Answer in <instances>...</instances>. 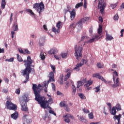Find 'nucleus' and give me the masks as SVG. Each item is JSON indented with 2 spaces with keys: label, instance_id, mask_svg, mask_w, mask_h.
Returning a JSON list of instances; mask_svg holds the SVG:
<instances>
[{
  "label": "nucleus",
  "instance_id": "1",
  "mask_svg": "<svg viewBox=\"0 0 124 124\" xmlns=\"http://www.w3.org/2000/svg\"><path fill=\"white\" fill-rule=\"evenodd\" d=\"M25 69L21 72L23 76H26L25 80L23 82V84H27L30 81V73H35L34 65H32L33 60L31 59V56L27 57V60H24ZM33 67V68H31Z\"/></svg>",
  "mask_w": 124,
  "mask_h": 124
},
{
  "label": "nucleus",
  "instance_id": "2",
  "mask_svg": "<svg viewBox=\"0 0 124 124\" xmlns=\"http://www.w3.org/2000/svg\"><path fill=\"white\" fill-rule=\"evenodd\" d=\"M46 98L44 96H41L38 99L36 100V101H37L38 104H40L41 108H43L44 109H47V108H50L51 109V107L49 104H52L54 103L53 102V98H50L48 101L45 100Z\"/></svg>",
  "mask_w": 124,
  "mask_h": 124
},
{
  "label": "nucleus",
  "instance_id": "3",
  "mask_svg": "<svg viewBox=\"0 0 124 124\" xmlns=\"http://www.w3.org/2000/svg\"><path fill=\"white\" fill-rule=\"evenodd\" d=\"M29 101H30L29 95L27 93H25L22 96L21 100L20 101L22 111L28 112V107H27V103L29 102Z\"/></svg>",
  "mask_w": 124,
  "mask_h": 124
},
{
  "label": "nucleus",
  "instance_id": "4",
  "mask_svg": "<svg viewBox=\"0 0 124 124\" xmlns=\"http://www.w3.org/2000/svg\"><path fill=\"white\" fill-rule=\"evenodd\" d=\"M40 88H43L41 84H39L37 86L36 84H32V89L35 95V100H36L42 96L40 95V93L41 92V89Z\"/></svg>",
  "mask_w": 124,
  "mask_h": 124
},
{
  "label": "nucleus",
  "instance_id": "5",
  "mask_svg": "<svg viewBox=\"0 0 124 124\" xmlns=\"http://www.w3.org/2000/svg\"><path fill=\"white\" fill-rule=\"evenodd\" d=\"M33 8L39 13V16H41L42 12L45 9V6L42 2L40 3H36L33 5Z\"/></svg>",
  "mask_w": 124,
  "mask_h": 124
},
{
  "label": "nucleus",
  "instance_id": "6",
  "mask_svg": "<svg viewBox=\"0 0 124 124\" xmlns=\"http://www.w3.org/2000/svg\"><path fill=\"white\" fill-rule=\"evenodd\" d=\"M75 48V57H76V59L78 61L80 60V58H82V51H83V47L80 46H78L77 45H75L74 46Z\"/></svg>",
  "mask_w": 124,
  "mask_h": 124
},
{
  "label": "nucleus",
  "instance_id": "7",
  "mask_svg": "<svg viewBox=\"0 0 124 124\" xmlns=\"http://www.w3.org/2000/svg\"><path fill=\"white\" fill-rule=\"evenodd\" d=\"M105 7H106V3L104 2V0H99L98 8L100 9V12L102 15L104 14Z\"/></svg>",
  "mask_w": 124,
  "mask_h": 124
},
{
  "label": "nucleus",
  "instance_id": "8",
  "mask_svg": "<svg viewBox=\"0 0 124 124\" xmlns=\"http://www.w3.org/2000/svg\"><path fill=\"white\" fill-rule=\"evenodd\" d=\"M6 105L7 109L9 110H12L13 111H16L17 110V105L12 103L10 101H7Z\"/></svg>",
  "mask_w": 124,
  "mask_h": 124
},
{
  "label": "nucleus",
  "instance_id": "9",
  "mask_svg": "<svg viewBox=\"0 0 124 124\" xmlns=\"http://www.w3.org/2000/svg\"><path fill=\"white\" fill-rule=\"evenodd\" d=\"M49 77V80L46 81L44 82V87H45V88H48V85L49 84V83L50 82H53V81H55V78L54 77V73L53 72H51L48 76Z\"/></svg>",
  "mask_w": 124,
  "mask_h": 124
},
{
  "label": "nucleus",
  "instance_id": "10",
  "mask_svg": "<svg viewBox=\"0 0 124 124\" xmlns=\"http://www.w3.org/2000/svg\"><path fill=\"white\" fill-rule=\"evenodd\" d=\"M117 111H121L122 110V107H121V105H120L119 103L116 104L115 107H113L111 111H110V114L111 115H113V116H116V114H117Z\"/></svg>",
  "mask_w": 124,
  "mask_h": 124
},
{
  "label": "nucleus",
  "instance_id": "11",
  "mask_svg": "<svg viewBox=\"0 0 124 124\" xmlns=\"http://www.w3.org/2000/svg\"><path fill=\"white\" fill-rule=\"evenodd\" d=\"M12 31H19L17 18H15L14 24L12 27Z\"/></svg>",
  "mask_w": 124,
  "mask_h": 124
},
{
  "label": "nucleus",
  "instance_id": "12",
  "mask_svg": "<svg viewBox=\"0 0 124 124\" xmlns=\"http://www.w3.org/2000/svg\"><path fill=\"white\" fill-rule=\"evenodd\" d=\"M113 80L114 84L112 85V88H116L117 87L120 86V79L119 78H117L116 79H115V77L113 76Z\"/></svg>",
  "mask_w": 124,
  "mask_h": 124
},
{
  "label": "nucleus",
  "instance_id": "13",
  "mask_svg": "<svg viewBox=\"0 0 124 124\" xmlns=\"http://www.w3.org/2000/svg\"><path fill=\"white\" fill-rule=\"evenodd\" d=\"M93 76L94 78H98V79L101 80V81H104L105 83H107L106 79H104L102 76L99 75V73L94 74L93 75Z\"/></svg>",
  "mask_w": 124,
  "mask_h": 124
},
{
  "label": "nucleus",
  "instance_id": "14",
  "mask_svg": "<svg viewBox=\"0 0 124 124\" xmlns=\"http://www.w3.org/2000/svg\"><path fill=\"white\" fill-rule=\"evenodd\" d=\"M122 118V114H119L118 115H115L113 116V119L114 121L117 120L118 123H115V124H121V118Z\"/></svg>",
  "mask_w": 124,
  "mask_h": 124
},
{
  "label": "nucleus",
  "instance_id": "15",
  "mask_svg": "<svg viewBox=\"0 0 124 124\" xmlns=\"http://www.w3.org/2000/svg\"><path fill=\"white\" fill-rule=\"evenodd\" d=\"M70 15L71 21H73L75 18V16H76L75 9H73L72 12H70Z\"/></svg>",
  "mask_w": 124,
  "mask_h": 124
},
{
  "label": "nucleus",
  "instance_id": "16",
  "mask_svg": "<svg viewBox=\"0 0 124 124\" xmlns=\"http://www.w3.org/2000/svg\"><path fill=\"white\" fill-rule=\"evenodd\" d=\"M70 9H71V7L70 6V5H68L66 6V8H65L63 10V13L64 14V18H65V15H66V13H67V12H70Z\"/></svg>",
  "mask_w": 124,
  "mask_h": 124
},
{
  "label": "nucleus",
  "instance_id": "17",
  "mask_svg": "<svg viewBox=\"0 0 124 124\" xmlns=\"http://www.w3.org/2000/svg\"><path fill=\"white\" fill-rule=\"evenodd\" d=\"M70 82H71L72 83V89L73 90L72 93L73 96H74V95H75V93H76V87H75V85H73L74 83L73 81H72V80H70Z\"/></svg>",
  "mask_w": 124,
  "mask_h": 124
},
{
  "label": "nucleus",
  "instance_id": "18",
  "mask_svg": "<svg viewBox=\"0 0 124 124\" xmlns=\"http://www.w3.org/2000/svg\"><path fill=\"white\" fill-rule=\"evenodd\" d=\"M11 117L13 120H17L19 117V113L17 111H16L13 114H11Z\"/></svg>",
  "mask_w": 124,
  "mask_h": 124
},
{
  "label": "nucleus",
  "instance_id": "19",
  "mask_svg": "<svg viewBox=\"0 0 124 124\" xmlns=\"http://www.w3.org/2000/svg\"><path fill=\"white\" fill-rule=\"evenodd\" d=\"M44 43H45V38L44 37H41L39 40V46H44Z\"/></svg>",
  "mask_w": 124,
  "mask_h": 124
},
{
  "label": "nucleus",
  "instance_id": "20",
  "mask_svg": "<svg viewBox=\"0 0 124 124\" xmlns=\"http://www.w3.org/2000/svg\"><path fill=\"white\" fill-rule=\"evenodd\" d=\"M57 52L58 50H57L56 48H52L48 51L49 55H56V53Z\"/></svg>",
  "mask_w": 124,
  "mask_h": 124
},
{
  "label": "nucleus",
  "instance_id": "21",
  "mask_svg": "<svg viewBox=\"0 0 124 124\" xmlns=\"http://www.w3.org/2000/svg\"><path fill=\"white\" fill-rule=\"evenodd\" d=\"M63 118H68L69 119H72V120H75V118L73 115L71 114H67L66 115H63Z\"/></svg>",
  "mask_w": 124,
  "mask_h": 124
},
{
  "label": "nucleus",
  "instance_id": "22",
  "mask_svg": "<svg viewBox=\"0 0 124 124\" xmlns=\"http://www.w3.org/2000/svg\"><path fill=\"white\" fill-rule=\"evenodd\" d=\"M83 63H78L76 65V67L74 68L75 70H77V71H79V70H80V67H81V66H83Z\"/></svg>",
  "mask_w": 124,
  "mask_h": 124
},
{
  "label": "nucleus",
  "instance_id": "23",
  "mask_svg": "<svg viewBox=\"0 0 124 124\" xmlns=\"http://www.w3.org/2000/svg\"><path fill=\"white\" fill-rule=\"evenodd\" d=\"M75 28H76V23H75V22L71 24L69 27V30L71 31L75 30Z\"/></svg>",
  "mask_w": 124,
  "mask_h": 124
},
{
  "label": "nucleus",
  "instance_id": "24",
  "mask_svg": "<svg viewBox=\"0 0 124 124\" xmlns=\"http://www.w3.org/2000/svg\"><path fill=\"white\" fill-rule=\"evenodd\" d=\"M5 5H6V0H1V8L4 9L5 8Z\"/></svg>",
  "mask_w": 124,
  "mask_h": 124
},
{
  "label": "nucleus",
  "instance_id": "25",
  "mask_svg": "<svg viewBox=\"0 0 124 124\" xmlns=\"http://www.w3.org/2000/svg\"><path fill=\"white\" fill-rule=\"evenodd\" d=\"M71 76V72H68L67 74L65 76L64 81H67V80H68V79L70 78Z\"/></svg>",
  "mask_w": 124,
  "mask_h": 124
},
{
  "label": "nucleus",
  "instance_id": "26",
  "mask_svg": "<svg viewBox=\"0 0 124 124\" xmlns=\"http://www.w3.org/2000/svg\"><path fill=\"white\" fill-rule=\"evenodd\" d=\"M58 82L60 85H62L63 84V76H61L59 78Z\"/></svg>",
  "mask_w": 124,
  "mask_h": 124
},
{
  "label": "nucleus",
  "instance_id": "27",
  "mask_svg": "<svg viewBox=\"0 0 124 124\" xmlns=\"http://www.w3.org/2000/svg\"><path fill=\"white\" fill-rule=\"evenodd\" d=\"M97 33L99 35H101L102 34V26L100 25L99 26Z\"/></svg>",
  "mask_w": 124,
  "mask_h": 124
},
{
  "label": "nucleus",
  "instance_id": "28",
  "mask_svg": "<svg viewBox=\"0 0 124 124\" xmlns=\"http://www.w3.org/2000/svg\"><path fill=\"white\" fill-rule=\"evenodd\" d=\"M62 22L61 21H59L57 24H56V28L58 29V30H60L61 28H62Z\"/></svg>",
  "mask_w": 124,
  "mask_h": 124
},
{
  "label": "nucleus",
  "instance_id": "29",
  "mask_svg": "<svg viewBox=\"0 0 124 124\" xmlns=\"http://www.w3.org/2000/svg\"><path fill=\"white\" fill-rule=\"evenodd\" d=\"M93 84V81H90V80H88L87 81V83L84 85V87L85 88H89L91 85Z\"/></svg>",
  "mask_w": 124,
  "mask_h": 124
},
{
  "label": "nucleus",
  "instance_id": "30",
  "mask_svg": "<svg viewBox=\"0 0 124 124\" xmlns=\"http://www.w3.org/2000/svg\"><path fill=\"white\" fill-rule=\"evenodd\" d=\"M52 31L55 33H60V29H56V27H53L52 29Z\"/></svg>",
  "mask_w": 124,
  "mask_h": 124
},
{
  "label": "nucleus",
  "instance_id": "31",
  "mask_svg": "<svg viewBox=\"0 0 124 124\" xmlns=\"http://www.w3.org/2000/svg\"><path fill=\"white\" fill-rule=\"evenodd\" d=\"M89 20H90V18H89L88 17H84L83 18H82L80 21L82 22V24L83 23H86V22H87V21H89Z\"/></svg>",
  "mask_w": 124,
  "mask_h": 124
},
{
  "label": "nucleus",
  "instance_id": "32",
  "mask_svg": "<svg viewBox=\"0 0 124 124\" xmlns=\"http://www.w3.org/2000/svg\"><path fill=\"white\" fill-rule=\"evenodd\" d=\"M114 38H113V37L112 36H110L109 35H108V36H106V40H107V41H111V40H112V39H113Z\"/></svg>",
  "mask_w": 124,
  "mask_h": 124
},
{
  "label": "nucleus",
  "instance_id": "33",
  "mask_svg": "<svg viewBox=\"0 0 124 124\" xmlns=\"http://www.w3.org/2000/svg\"><path fill=\"white\" fill-rule=\"evenodd\" d=\"M83 86V82L81 81H78L77 82V89H79L81 86Z\"/></svg>",
  "mask_w": 124,
  "mask_h": 124
},
{
  "label": "nucleus",
  "instance_id": "34",
  "mask_svg": "<svg viewBox=\"0 0 124 124\" xmlns=\"http://www.w3.org/2000/svg\"><path fill=\"white\" fill-rule=\"evenodd\" d=\"M81 6H83V2H81L77 4L76 5L75 8L78 9L79 7H81Z\"/></svg>",
  "mask_w": 124,
  "mask_h": 124
},
{
  "label": "nucleus",
  "instance_id": "35",
  "mask_svg": "<svg viewBox=\"0 0 124 124\" xmlns=\"http://www.w3.org/2000/svg\"><path fill=\"white\" fill-rule=\"evenodd\" d=\"M78 95L81 99H85V95L83 93H78Z\"/></svg>",
  "mask_w": 124,
  "mask_h": 124
},
{
  "label": "nucleus",
  "instance_id": "36",
  "mask_svg": "<svg viewBox=\"0 0 124 124\" xmlns=\"http://www.w3.org/2000/svg\"><path fill=\"white\" fill-rule=\"evenodd\" d=\"M78 120L80 122H84V121H86V118H85L84 116L80 115L79 117H78Z\"/></svg>",
  "mask_w": 124,
  "mask_h": 124
},
{
  "label": "nucleus",
  "instance_id": "37",
  "mask_svg": "<svg viewBox=\"0 0 124 124\" xmlns=\"http://www.w3.org/2000/svg\"><path fill=\"white\" fill-rule=\"evenodd\" d=\"M16 56H17V60L18 62H23V59L19 55V54H17Z\"/></svg>",
  "mask_w": 124,
  "mask_h": 124
},
{
  "label": "nucleus",
  "instance_id": "38",
  "mask_svg": "<svg viewBox=\"0 0 124 124\" xmlns=\"http://www.w3.org/2000/svg\"><path fill=\"white\" fill-rule=\"evenodd\" d=\"M95 93H98V92H100V85H99L94 88Z\"/></svg>",
  "mask_w": 124,
  "mask_h": 124
},
{
  "label": "nucleus",
  "instance_id": "39",
  "mask_svg": "<svg viewBox=\"0 0 124 124\" xmlns=\"http://www.w3.org/2000/svg\"><path fill=\"white\" fill-rule=\"evenodd\" d=\"M67 104H65V101L61 102L60 103V105L61 107H65Z\"/></svg>",
  "mask_w": 124,
  "mask_h": 124
},
{
  "label": "nucleus",
  "instance_id": "40",
  "mask_svg": "<svg viewBox=\"0 0 124 124\" xmlns=\"http://www.w3.org/2000/svg\"><path fill=\"white\" fill-rule=\"evenodd\" d=\"M77 25H78V26L79 27V28H80V29H82V26L83 25V23L81 20L79 21L77 23Z\"/></svg>",
  "mask_w": 124,
  "mask_h": 124
},
{
  "label": "nucleus",
  "instance_id": "41",
  "mask_svg": "<svg viewBox=\"0 0 124 124\" xmlns=\"http://www.w3.org/2000/svg\"><path fill=\"white\" fill-rule=\"evenodd\" d=\"M118 5V3H115V4H110V6L112 8V9H114L117 7V6Z\"/></svg>",
  "mask_w": 124,
  "mask_h": 124
},
{
  "label": "nucleus",
  "instance_id": "42",
  "mask_svg": "<svg viewBox=\"0 0 124 124\" xmlns=\"http://www.w3.org/2000/svg\"><path fill=\"white\" fill-rule=\"evenodd\" d=\"M93 42H94V38L90 39L89 40L86 42V43H87V44H89V43H93Z\"/></svg>",
  "mask_w": 124,
  "mask_h": 124
},
{
  "label": "nucleus",
  "instance_id": "43",
  "mask_svg": "<svg viewBox=\"0 0 124 124\" xmlns=\"http://www.w3.org/2000/svg\"><path fill=\"white\" fill-rule=\"evenodd\" d=\"M88 117L90 120H93V112H91L88 114Z\"/></svg>",
  "mask_w": 124,
  "mask_h": 124
},
{
  "label": "nucleus",
  "instance_id": "44",
  "mask_svg": "<svg viewBox=\"0 0 124 124\" xmlns=\"http://www.w3.org/2000/svg\"><path fill=\"white\" fill-rule=\"evenodd\" d=\"M26 11L27 12H29V13H30L31 15L34 16V13L32 12V10L30 9H26Z\"/></svg>",
  "mask_w": 124,
  "mask_h": 124
},
{
  "label": "nucleus",
  "instance_id": "45",
  "mask_svg": "<svg viewBox=\"0 0 124 124\" xmlns=\"http://www.w3.org/2000/svg\"><path fill=\"white\" fill-rule=\"evenodd\" d=\"M64 121L65 123H67V124H69L70 123V119L69 118H64Z\"/></svg>",
  "mask_w": 124,
  "mask_h": 124
},
{
  "label": "nucleus",
  "instance_id": "46",
  "mask_svg": "<svg viewBox=\"0 0 124 124\" xmlns=\"http://www.w3.org/2000/svg\"><path fill=\"white\" fill-rule=\"evenodd\" d=\"M50 119V116H49V115H48V112H46L45 115V117H44V121H46V119Z\"/></svg>",
  "mask_w": 124,
  "mask_h": 124
},
{
  "label": "nucleus",
  "instance_id": "47",
  "mask_svg": "<svg viewBox=\"0 0 124 124\" xmlns=\"http://www.w3.org/2000/svg\"><path fill=\"white\" fill-rule=\"evenodd\" d=\"M50 67L53 71V72H52L53 73H56V67H55V66H54L53 65H50Z\"/></svg>",
  "mask_w": 124,
  "mask_h": 124
},
{
  "label": "nucleus",
  "instance_id": "48",
  "mask_svg": "<svg viewBox=\"0 0 124 124\" xmlns=\"http://www.w3.org/2000/svg\"><path fill=\"white\" fill-rule=\"evenodd\" d=\"M118 19L119 15H118V14H116L113 17V20H114V21H118Z\"/></svg>",
  "mask_w": 124,
  "mask_h": 124
},
{
  "label": "nucleus",
  "instance_id": "49",
  "mask_svg": "<svg viewBox=\"0 0 124 124\" xmlns=\"http://www.w3.org/2000/svg\"><path fill=\"white\" fill-rule=\"evenodd\" d=\"M65 111H66L67 112H69L70 108H69V107L68 106V105H67L66 106H65Z\"/></svg>",
  "mask_w": 124,
  "mask_h": 124
},
{
  "label": "nucleus",
  "instance_id": "50",
  "mask_svg": "<svg viewBox=\"0 0 124 124\" xmlns=\"http://www.w3.org/2000/svg\"><path fill=\"white\" fill-rule=\"evenodd\" d=\"M49 114H52V115H54V116H57V114L56 113H55V111L52 109H49Z\"/></svg>",
  "mask_w": 124,
  "mask_h": 124
},
{
  "label": "nucleus",
  "instance_id": "51",
  "mask_svg": "<svg viewBox=\"0 0 124 124\" xmlns=\"http://www.w3.org/2000/svg\"><path fill=\"white\" fill-rule=\"evenodd\" d=\"M14 61V58L12 57L9 59H6L5 62H13Z\"/></svg>",
  "mask_w": 124,
  "mask_h": 124
},
{
  "label": "nucleus",
  "instance_id": "52",
  "mask_svg": "<svg viewBox=\"0 0 124 124\" xmlns=\"http://www.w3.org/2000/svg\"><path fill=\"white\" fill-rule=\"evenodd\" d=\"M88 39V36L82 35L81 38V41H84V39Z\"/></svg>",
  "mask_w": 124,
  "mask_h": 124
},
{
  "label": "nucleus",
  "instance_id": "53",
  "mask_svg": "<svg viewBox=\"0 0 124 124\" xmlns=\"http://www.w3.org/2000/svg\"><path fill=\"white\" fill-rule=\"evenodd\" d=\"M51 86L53 91H54V92L56 91V86L55 85V84L53 83H52Z\"/></svg>",
  "mask_w": 124,
  "mask_h": 124
},
{
  "label": "nucleus",
  "instance_id": "54",
  "mask_svg": "<svg viewBox=\"0 0 124 124\" xmlns=\"http://www.w3.org/2000/svg\"><path fill=\"white\" fill-rule=\"evenodd\" d=\"M83 112H84V113H90V111L89 110H88L87 108H83L82 109Z\"/></svg>",
  "mask_w": 124,
  "mask_h": 124
},
{
  "label": "nucleus",
  "instance_id": "55",
  "mask_svg": "<svg viewBox=\"0 0 124 124\" xmlns=\"http://www.w3.org/2000/svg\"><path fill=\"white\" fill-rule=\"evenodd\" d=\"M18 51L20 54H23V55H25V52H24V50L22 49V48H18Z\"/></svg>",
  "mask_w": 124,
  "mask_h": 124
},
{
  "label": "nucleus",
  "instance_id": "56",
  "mask_svg": "<svg viewBox=\"0 0 124 124\" xmlns=\"http://www.w3.org/2000/svg\"><path fill=\"white\" fill-rule=\"evenodd\" d=\"M41 59L44 61V60H45V55H43V54L41 53L40 54Z\"/></svg>",
  "mask_w": 124,
  "mask_h": 124
},
{
  "label": "nucleus",
  "instance_id": "57",
  "mask_svg": "<svg viewBox=\"0 0 124 124\" xmlns=\"http://www.w3.org/2000/svg\"><path fill=\"white\" fill-rule=\"evenodd\" d=\"M66 56H67V54L66 53L61 54V56L62 57V59H64V58H66Z\"/></svg>",
  "mask_w": 124,
  "mask_h": 124
},
{
  "label": "nucleus",
  "instance_id": "58",
  "mask_svg": "<svg viewBox=\"0 0 124 124\" xmlns=\"http://www.w3.org/2000/svg\"><path fill=\"white\" fill-rule=\"evenodd\" d=\"M12 17H13V13L11 14V16H10V23H12V21H13V18H12Z\"/></svg>",
  "mask_w": 124,
  "mask_h": 124
},
{
  "label": "nucleus",
  "instance_id": "59",
  "mask_svg": "<svg viewBox=\"0 0 124 124\" xmlns=\"http://www.w3.org/2000/svg\"><path fill=\"white\" fill-rule=\"evenodd\" d=\"M123 9H124V2L122 3V4L120 5L119 9L121 10H123Z\"/></svg>",
  "mask_w": 124,
  "mask_h": 124
},
{
  "label": "nucleus",
  "instance_id": "60",
  "mask_svg": "<svg viewBox=\"0 0 124 124\" xmlns=\"http://www.w3.org/2000/svg\"><path fill=\"white\" fill-rule=\"evenodd\" d=\"M2 92L4 93H8V90L3 89Z\"/></svg>",
  "mask_w": 124,
  "mask_h": 124
},
{
  "label": "nucleus",
  "instance_id": "61",
  "mask_svg": "<svg viewBox=\"0 0 124 124\" xmlns=\"http://www.w3.org/2000/svg\"><path fill=\"white\" fill-rule=\"evenodd\" d=\"M83 7L85 8H87V0H84V5H83Z\"/></svg>",
  "mask_w": 124,
  "mask_h": 124
},
{
  "label": "nucleus",
  "instance_id": "62",
  "mask_svg": "<svg viewBox=\"0 0 124 124\" xmlns=\"http://www.w3.org/2000/svg\"><path fill=\"white\" fill-rule=\"evenodd\" d=\"M24 51L26 54H31V51H30L28 49H25L24 50Z\"/></svg>",
  "mask_w": 124,
  "mask_h": 124
},
{
  "label": "nucleus",
  "instance_id": "63",
  "mask_svg": "<svg viewBox=\"0 0 124 124\" xmlns=\"http://www.w3.org/2000/svg\"><path fill=\"white\" fill-rule=\"evenodd\" d=\"M20 89H16V93L17 94H20Z\"/></svg>",
  "mask_w": 124,
  "mask_h": 124
},
{
  "label": "nucleus",
  "instance_id": "64",
  "mask_svg": "<svg viewBox=\"0 0 124 124\" xmlns=\"http://www.w3.org/2000/svg\"><path fill=\"white\" fill-rule=\"evenodd\" d=\"M54 58H55V59H56L57 60H61V57H59V56H57V55H54Z\"/></svg>",
  "mask_w": 124,
  "mask_h": 124
}]
</instances>
